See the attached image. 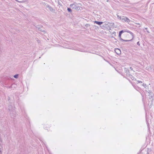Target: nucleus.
I'll list each match as a JSON object with an SVG mask.
<instances>
[{"instance_id":"obj_1","label":"nucleus","mask_w":154,"mask_h":154,"mask_svg":"<svg viewBox=\"0 0 154 154\" xmlns=\"http://www.w3.org/2000/svg\"><path fill=\"white\" fill-rule=\"evenodd\" d=\"M117 17L118 19L121 20L123 22H125L129 23L130 21V20L129 19L125 16H119V15H117Z\"/></svg>"},{"instance_id":"obj_2","label":"nucleus","mask_w":154,"mask_h":154,"mask_svg":"<svg viewBox=\"0 0 154 154\" xmlns=\"http://www.w3.org/2000/svg\"><path fill=\"white\" fill-rule=\"evenodd\" d=\"M70 7L72 9H74L77 11H79L80 9L79 7L77 5L75 4L70 5Z\"/></svg>"},{"instance_id":"obj_3","label":"nucleus","mask_w":154,"mask_h":154,"mask_svg":"<svg viewBox=\"0 0 154 154\" xmlns=\"http://www.w3.org/2000/svg\"><path fill=\"white\" fill-rule=\"evenodd\" d=\"M46 8L47 9L48 11H50L53 13L54 12V10L53 8L52 7L50 6L49 5H46Z\"/></svg>"},{"instance_id":"obj_4","label":"nucleus","mask_w":154,"mask_h":154,"mask_svg":"<svg viewBox=\"0 0 154 154\" xmlns=\"http://www.w3.org/2000/svg\"><path fill=\"white\" fill-rule=\"evenodd\" d=\"M123 32H124V31L123 30H122V31H120L119 32V36L120 37V39H121V40L123 41H125V42H128V41H131V40H123V39H122L121 38V34Z\"/></svg>"},{"instance_id":"obj_5","label":"nucleus","mask_w":154,"mask_h":154,"mask_svg":"<svg viewBox=\"0 0 154 154\" xmlns=\"http://www.w3.org/2000/svg\"><path fill=\"white\" fill-rule=\"evenodd\" d=\"M110 24L109 23H105L104 25L101 26V27L102 28L104 29L105 28H106L107 26H110Z\"/></svg>"},{"instance_id":"obj_6","label":"nucleus","mask_w":154,"mask_h":154,"mask_svg":"<svg viewBox=\"0 0 154 154\" xmlns=\"http://www.w3.org/2000/svg\"><path fill=\"white\" fill-rule=\"evenodd\" d=\"M116 53L118 54H119L121 53V51L119 49H116L115 50Z\"/></svg>"},{"instance_id":"obj_7","label":"nucleus","mask_w":154,"mask_h":154,"mask_svg":"<svg viewBox=\"0 0 154 154\" xmlns=\"http://www.w3.org/2000/svg\"><path fill=\"white\" fill-rule=\"evenodd\" d=\"M94 23L98 24V25H100L101 24H102L103 23V22H99L97 21H95L94 22Z\"/></svg>"},{"instance_id":"obj_8","label":"nucleus","mask_w":154,"mask_h":154,"mask_svg":"<svg viewBox=\"0 0 154 154\" xmlns=\"http://www.w3.org/2000/svg\"><path fill=\"white\" fill-rule=\"evenodd\" d=\"M127 32H128L129 33L131 34V35H132V38H133V33L132 32H131L130 31H127Z\"/></svg>"},{"instance_id":"obj_9","label":"nucleus","mask_w":154,"mask_h":154,"mask_svg":"<svg viewBox=\"0 0 154 154\" xmlns=\"http://www.w3.org/2000/svg\"><path fill=\"white\" fill-rule=\"evenodd\" d=\"M18 76V74H16V75H14V77L15 78H17Z\"/></svg>"},{"instance_id":"obj_10","label":"nucleus","mask_w":154,"mask_h":154,"mask_svg":"<svg viewBox=\"0 0 154 154\" xmlns=\"http://www.w3.org/2000/svg\"><path fill=\"white\" fill-rule=\"evenodd\" d=\"M67 10L69 12H72V10L70 8H67Z\"/></svg>"},{"instance_id":"obj_11","label":"nucleus","mask_w":154,"mask_h":154,"mask_svg":"<svg viewBox=\"0 0 154 154\" xmlns=\"http://www.w3.org/2000/svg\"><path fill=\"white\" fill-rule=\"evenodd\" d=\"M130 77H131V79L132 80H134V77L132 76L131 75H130Z\"/></svg>"},{"instance_id":"obj_12","label":"nucleus","mask_w":154,"mask_h":154,"mask_svg":"<svg viewBox=\"0 0 154 154\" xmlns=\"http://www.w3.org/2000/svg\"><path fill=\"white\" fill-rule=\"evenodd\" d=\"M137 83H142V82H141V81H137Z\"/></svg>"},{"instance_id":"obj_13","label":"nucleus","mask_w":154,"mask_h":154,"mask_svg":"<svg viewBox=\"0 0 154 154\" xmlns=\"http://www.w3.org/2000/svg\"><path fill=\"white\" fill-rule=\"evenodd\" d=\"M142 85L145 88L146 87V84H143Z\"/></svg>"},{"instance_id":"obj_14","label":"nucleus","mask_w":154,"mask_h":154,"mask_svg":"<svg viewBox=\"0 0 154 154\" xmlns=\"http://www.w3.org/2000/svg\"><path fill=\"white\" fill-rule=\"evenodd\" d=\"M137 44L138 45H140V43H139V42H138L137 43Z\"/></svg>"},{"instance_id":"obj_15","label":"nucleus","mask_w":154,"mask_h":154,"mask_svg":"<svg viewBox=\"0 0 154 154\" xmlns=\"http://www.w3.org/2000/svg\"><path fill=\"white\" fill-rule=\"evenodd\" d=\"M148 70H151L152 69L151 67L149 68L148 69Z\"/></svg>"},{"instance_id":"obj_16","label":"nucleus","mask_w":154,"mask_h":154,"mask_svg":"<svg viewBox=\"0 0 154 154\" xmlns=\"http://www.w3.org/2000/svg\"><path fill=\"white\" fill-rule=\"evenodd\" d=\"M145 29L146 30V31L148 33H149V31L147 30V28H145Z\"/></svg>"},{"instance_id":"obj_17","label":"nucleus","mask_w":154,"mask_h":154,"mask_svg":"<svg viewBox=\"0 0 154 154\" xmlns=\"http://www.w3.org/2000/svg\"><path fill=\"white\" fill-rule=\"evenodd\" d=\"M130 69H131L132 70V67H131L130 68Z\"/></svg>"},{"instance_id":"obj_18","label":"nucleus","mask_w":154,"mask_h":154,"mask_svg":"<svg viewBox=\"0 0 154 154\" xmlns=\"http://www.w3.org/2000/svg\"><path fill=\"white\" fill-rule=\"evenodd\" d=\"M137 24H139H139H139V23H137Z\"/></svg>"},{"instance_id":"obj_19","label":"nucleus","mask_w":154,"mask_h":154,"mask_svg":"<svg viewBox=\"0 0 154 154\" xmlns=\"http://www.w3.org/2000/svg\"><path fill=\"white\" fill-rule=\"evenodd\" d=\"M1 152V151L0 150V152Z\"/></svg>"}]
</instances>
